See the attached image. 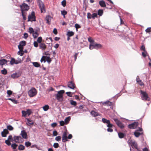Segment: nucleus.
<instances>
[{
	"label": "nucleus",
	"instance_id": "3",
	"mask_svg": "<svg viewBox=\"0 0 151 151\" xmlns=\"http://www.w3.org/2000/svg\"><path fill=\"white\" fill-rule=\"evenodd\" d=\"M37 92L34 88H32L28 91V93L30 97H33L35 96L37 94Z\"/></svg>",
	"mask_w": 151,
	"mask_h": 151
},
{
	"label": "nucleus",
	"instance_id": "26",
	"mask_svg": "<svg viewBox=\"0 0 151 151\" xmlns=\"http://www.w3.org/2000/svg\"><path fill=\"white\" fill-rule=\"evenodd\" d=\"M71 119V118L70 116H68L66 117L64 121L65 123V124H66L68 123L69 121Z\"/></svg>",
	"mask_w": 151,
	"mask_h": 151
},
{
	"label": "nucleus",
	"instance_id": "34",
	"mask_svg": "<svg viewBox=\"0 0 151 151\" xmlns=\"http://www.w3.org/2000/svg\"><path fill=\"white\" fill-rule=\"evenodd\" d=\"M67 12L65 9H63L61 11V14L64 17H65V15L67 14Z\"/></svg>",
	"mask_w": 151,
	"mask_h": 151
},
{
	"label": "nucleus",
	"instance_id": "51",
	"mask_svg": "<svg viewBox=\"0 0 151 151\" xmlns=\"http://www.w3.org/2000/svg\"><path fill=\"white\" fill-rule=\"evenodd\" d=\"M10 141H9L7 139L5 140V143L8 146H10L11 145Z\"/></svg>",
	"mask_w": 151,
	"mask_h": 151
},
{
	"label": "nucleus",
	"instance_id": "25",
	"mask_svg": "<svg viewBox=\"0 0 151 151\" xmlns=\"http://www.w3.org/2000/svg\"><path fill=\"white\" fill-rule=\"evenodd\" d=\"M89 49L91 50L93 49H95V43H93L90 44L89 46Z\"/></svg>",
	"mask_w": 151,
	"mask_h": 151
},
{
	"label": "nucleus",
	"instance_id": "7",
	"mask_svg": "<svg viewBox=\"0 0 151 151\" xmlns=\"http://www.w3.org/2000/svg\"><path fill=\"white\" fill-rule=\"evenodd\" d=\"M20 7L21 12H24L25 11H28L29 9V6L27 4L25 3H23L22 5H20Z\"/></svg>",
	"mask_w": 151,
	"mask_h": 151
},
{
	"label": "nucleus",
	"instance_id": "64",
	"mask_svg": "<svg viewBox=\"0 0 151 151\" xmlns=\"http://www.w3.org/2000/svg\"><path fill=\"white\" fill-rule=\"evenodd\" d=\"M87 15V17L88 19H90L91 18V15L90 13L89 12L88 13Z\"/></svg>",
	"mask_w": 151,
	"mask_h": 151
},
{
	"label": "nucleus",
	"instance_id": "54",
	"mask_svg": "<svg viewBox=\"0 0 151 151\" xmlns=\"http://www.w3.org/2000/svg\"><path fill=\"white\" fill-rule=\"evenodd\" d=\"M22 116L26 117L27 116V113L26 111H22Z\"/></svg>",
	"mask_w": 151,
	"mask_h": 151
},
{
	"label": "nucleus",
	"instance_id": "29",
	"mask_svg": "<svg viewBox=\"0 0 151 151\" xmlns=\"http://www.w3.org/2000/svg\"><path fill=\"white\" fill-rule=\"evenodd\" d=\"M119 137L120 138H122L125 136V134L122 132H118Z\"/></svg>",
	"mask_w": 151,
	"mask_h": 151
},
{
	"label": "nucleus",
	"instance_id": "22",
	"mask_svg": "<svg viewBox=\"0 0 151 151\" xmlns=\"http://www.w3.org/2000/svg\"><path fill=\"white\" fill-rule=\"evenodd\" d=\"M51 17L49 15L45 17V20L46 21V22L48 24H50V22L51 20Z\"/></svg>",
	"mask_w": 151,
	"mask_h": 151
},
{
	"label": "nucleus",
	"instance_id": "17",
	"mask_svg": "<svg viewBox=\"0 0 151 151\" xmlns=\"http://www.w3.org/2000/svg\"><path fill=\"white\" fill-rule=\"evenodd\" d=\"M39 48L42 50H44L46 49V45L44 43H41L39 45Z\"/></svg>",
	"mask_w": 151,
	"mask_h": 151
},
{
	"label": "nucleus",
	"instance_id": "43",
	"mask_svg": "<svg viewBox=\"0 0 151 151\" xmlns=\"http://www.w3.org/2000/svg\"><path fill=\"white\" fill-rule=\"evenodd\" d=\"M103 104H107L108 106H111L112 105V103L111 102H110L109 101H106V102H105L103 103Z\"/></svg>",
	"mask_w": 151,
	"mask_h": 151
},
{
	"label": "nucleus",
	"instance_id": "50",
	"mask_svg": "<svg viewBox=\"0 0 151 151\" xmlns=\"http://www.w3.org/2000/svg\"><path fill=\"white\" fill-rule=\"evenodd\" d=\"M88 41L90 42L91 44L93 43H94V40L92 39L91 37H89L88 38Z\"/></svg>",
	"mask_w": 151,
	"mask_h": 151
},
{
	"label": "nucleus",
	"instance_id": "30",
	"mask_svg": "<svg viewBox=\"0 0 151 151\" xmlns=\"http://www.w3.org/2000/svg\"><path fill=\"white\" fill-rule=\"evenodd\" d=\"M109 121H110L109 120H107L105 118H103L102 119V122L104 124H107Z\"/></svg>",
	"mask_w": 151,
	"mask_h": 151
},
{
	"label": "nucleus",
	"instance_id": "32",
	"mask_svg": "<svg viewBox=\"0 0 151 151\" xmlns=\"http://www.w3.org/2000/svg\"><path fill=\"white\" fill-rule=\"evenodd\" d=\"M8 99L11 100L13 103L15 104H17L18 103L17 101L15 99H12L11 98H9Z\"/></svg>",
	"mask_w": 151,
	"mask_h": 151
},
{
	"label": "nucleus",
	"instance_id": "42",
	"mask_svg": "<svg viewBox=\"0 0 151 151\" xmlns=\"http://www.w3.org/2000/svg\"><path fill=\"white\" fill-rule=\"evenodd\" d=\"M1 73L4 75H6L7 73V70L6 69L4 68L3 70H1Z\"/></svg>",
	"mask_w": 151,
	"mask_h": 151
},
{
	"label": "nucleus",
	"instance_id": "19",
	"mask_svg": "<svg viewBox=\"0 0 151 151\" xmlns=\"http://www.w3.org/2000/svg\"><path fill=\"white\" fill-rule=\"evenodd\" d=\"M91 114L93 117H96L99 115V114L93 110H92L90 112Z\"/></svg>",
	"mask_w": 151,
	"mask_h": 151
},
{
	"label": "nucleus",
	"instance_id": "57",
	"mask_svg": "<svg viewBox=\"0 0 151 151\" xmlns=\"http://www.w3.org/2000/svg\"><path fill=\"white\" fill-rule=\"evenodd\" d=\"M147 52L146 50H145V51H144V52H142V54L143 56L145 58L147 56Z\"/></svg>",
	"mask_w": 151,
	"mask_h": 151
},
{
	"label": "nucleus",
	"instance_id": "38",
	"mask_svg": "<svg viewBox=\"0 0 151 151\" xmlns=\"http://www.w3.org/2000/svg\"><path fill=\"white\" fill-rule=\"evenodd\" d=\"M17 146L18 145L16 144L15 143L12 144V145H11V147L13 149H15Z\"/></svg>",
	"mask_w": 151,
	"mask_h": 151
},
{
	"label": "nucleus",
	"instance_id": "59",
	"mask_svg": "<svg viewBox=\"0 0 151 151\" xmlns=\"http://www.w3.org/2000/svg\"><path fill=\"white\" fill-rule=\"evenodd\" d=\"M55 139L56 141H59L61 140V137L60 136H59L56 137L55 138Z\"/></svg>",
	"mask_w": 151,
	"mask_h": 151
},
{
	"label": "nucleus",
	"instance_id": "11",
	"mask_svg": "<svg viewBox=\"0 0 151 151\" xmlns=\"http://www.w3.org/2000/svg\"><path fill=\"white\" fill-rule=\"evenodd\" d=\"M68 86L70 89H74L75 87V85L73 81L71 80L68 82Z\"/></svg>",
	"mask_w": 151,
	"mask_h": 151
},
{
	"label": "nucleus",
	"instance_id": "20",
	"mask_svg": "<svg viewBox=\"0 0 151 151\" xmlns=\"http://www.w3.org/2000/svg\"><path fill=\"white\" fill-rule=\"evenodd\" d=\"M99 4L100 6L102 7H106V5L104 1L103 0H101L99 1Z\"/></svg>",
	"mask_w": 151,
	"mask_h": 151
},
{
	"label": "nucleus",
	"instance_id": "1",
	"mask_svg": "<svg viewBox=\"0 0 151 151\" xmlns=\"http://www.w3.org/2000/svg\"><path fill=\"white\" fill-rule=\"evenodd\" d=\"M64 92L63 90H61L58 92L55 95V97L58 101L61 102L63 101V94Z\"/></svg>",
	"mask_w": 151,
	"mask_h": 151
},
{
	"label": "nucleus",
	"instance_id": "49",
	"mask_svg": "<svg viewBox=\"0 0 151 151\" xmlns=\"http://www.w3.org/2000/svg\"><path fill=\"white\" fill-rule=\"evenodd\" d=\"M21 60L20 58H18V60H15V61L14 63L15 64H17L20 63H21Z\"/></svg>",
	"mask_w": 151,
	"mask_h": 151
},
{
	"label": "nucleus",
	"instance_id": "40",
	"mask_svg": "<svg viewBox=\"0 0 151 151\" xmlns=\"http://www.w3.org/2000/svg\"><path fill=\"white\" fill-rule=\"evenodd\" d=\"M70 104L76 106L77 104L76 102V101H74L73 100H70Z\"/></svg>",
	"mask_w": 151,
	"mask_h": 151
},
{
	"label": "nucleus",
	"instance_id": "55",
	"mask_svg": "<svg viewBox=\"0 0 151 151\" xmlns=\"http://www.w3.org/2000/svg\"><path fill=\"white\" fill-rule=\"evenodd\" d=\"M54 147L55 148H57L59 146V144L58 143H55L53 145Z\"/></svg>",
	"mask_w": 151,
	"mask_h": 151
},
{
	"label": "nucleus",
	"instance_id": "62",
	"mask_svg": "<svg viewBox=\"0 0 151 151\" xmlns=\"http://www.w3.org/2000/svg\"><path fill=\"white\" fill-rule=\"evenodd\" d=\"M66 94L68 96L72 97V95L71 92H67L66 93Z\"/></svg>",
	"mask_w": 151,
	"mask_h": 151
},
{
	"label": "nucleus",
	"instance_id": "58",
	"mask_svg": "<svg viewBox=\"0 0 151 151\" xmlns=\"http://www.w3.org/2000/svg\"><path fill=\"white\" fill-rule=\"evenodd\" d=\"M18 54L20 55L21 56H22L24 54V52H23V50L22 51H20L19 50V51L18 52Z\"/></svg>",
	"mask_w": 151,
	"mask_h": 151
},
{
	"label": "nucleus",
	"instance_id": "9",
	"mask_svg": "<svg viewBox=\"0 0 151 151\" xmlns=\"http://www.w3.org/2000/svg\"><path fill=\"white\" fill-rule=\"evenodd\" d=\"M39 2V6L41 10V12L42 13L44 12H45V10L44 5L43 3L40 0H38Z\"/></svg>",
	"mask_w": 151,
	"mask_h": 151
},
{
	"label": "nucleus",
	"instance_id": "41",
	"mask_svg": "<svg viewBox=\"0 0 151 151\" xmlns=\"http://www.w3.org/2000/svg\"><path fill=\"white\" fill-rule=\"evenodd\" d=\"M42 37H38V38L37 39V42L38 43L40 44V43H42L41 42L42 41Z\"/></svg>",
	"mask_w": 151,
	"mask_h": 151
},
{
	"label": "nucleus",
	"instance_id": "2",
	"mask_svg": "<svg viewBox=\"0 0 151 151\" xmlns=\"http://www.w3.org/2000/svg\"><path fill=\"white\" fill-rule=\"evenodd\" d=\"M131 146L132 149L130 148V151H142L141 149L138 147L137 144L135 142H132L131 144Z\"/></svg>",
	"mask_w": 151,
	"mask_h": 151
},
{
	"label": "nucleus",
	"instance_id": "46",
	"mask_svg": "<svg viewBox=\"0 0 151 151\" xmlns=\"http://www.w3.org/2000/svg\"><path fill=\"white\" fill-rule=\"evenodd\" d=\"M15 60L14 58H12L11 60L10 61V63L11 65H13L14 64Z\"/></svg>",
	"mask_w": 151,
	"mask_h": 151
},
{
	"label": "nucleus",
	"instance_id": "16",
	"mask_svg": "<svg viewBox=\"0 0 151 151\" xmlns=\"http://www.w3.org/2000/svg\"><path fill=\"white\" fill-rule=\"evenodd\" d=\"M9 61V60H7L4 59L0 60V65H2L5 64H7V63Z\"/></svg>",
	"mask_w": 151,
	"mask_h": 151
},
{
	"label": "nucleus",
	"instance_id": "63",
	"mask_svg": "<svg viewBox=\"0 0 151 151\" xmlns=\"http://www.w3.org/2000/svg\"><path fill=\"white\" fill-rule=\"evenodd\" d=\"M75 27L76 30L77 29L80 28L81 27V26L77 24H75Z\"/></svg>",
	"mask_w": 151,
	"mask_h": 151
},
{
	"label": "nucleus",
	"instance_id": "6",
	"mask_svg": "<svg viewBox=\"0 0 151 151\" xmlns=\"http://www.w3.org/2000/svg\"><path fill=\"white\" fill-rule=\"evenodd\" d=\"M114 121L116 123L117 125L119 127L120 129H123L124 128V125L120 120H119L118 119H114Z\"/></svg>",
	"mask_w": 151,
	"mask_h": 151
},
{
	"label": "nucleus",
	"instance_id": "14",
	"mask_svg": "<svg viewBox=\"0 0 151 151\" xmlns=\"http://www.w3.org/2000/svg\"><path fill=\"white\" fill-rule=\"evenodd\" d=\"M22 139V137L19 136H14L13 137L14 141L17 143H19L20 140Z\"/></svg>",
	"mask_w": 151,
	"mask_h": 151
},
{
	"label": "nucleus",
	"instance_id": "56",
	"mask_svg": "<svg viewBox=\"0 0 151 151\" xmlns=\"http://www.w3.org/2000/svg\"><path fill=\"white\" fill-rule=\"evenodd\" d=\"M7 94L8 95L7 96L8 97H9L10 96L12 95V92L11 90H8L7 92Z\"/></svg>",
	"mask_w": 151,
	"mask_h": 151
},
{
	"label": "nucleus",
	"instance_id": "27",
	"mask_svg": "<svg viewBox=\"0 0 151 151\" xmlns=\"http://www.w3.org/2000/svg\"><path fill=\"white\" fill-rule=\"evenodd\" d=\"M32 63L33 66L35 67L38 68L40 66L39 63L37 62H32Z\"/></svg>",
	"mask_w": 151,
	"mask_h": 151
},
{
	"label": "nucleus",
	"instance_id": "8",
	"mask_svg": "<svg viewBox=\"0 0 151 151\" xmlns=\"http://www.w3.org/2000/svg\"><path fill=\"white\" fill-rule=\"evenodd\" d=\"M138 122H134L132 124H129L128 125V127L130 129H135L138 126Z\"/></svg>",
	"mask_w": 151,
	"mask_h": 151
},
{
	"label": "nucleus",
	"instance_id": "52",
	"mask_svg": "<svg viewBox=\"0 0 151 151\" xmlns=\"http://www.w3.org/2000/svg\"><path fill=\"white\" fill-rule=\"evenodd\" d=\"M113 126V124L110 123V121L108 122L107 125V126L108 128H112Z\"/></svg>",
	"mask_w": 151,
	"mask_h": 151
},
{
	"label": "nucleus",
	"instance_id": "35",
	"mask_svg": "<svg viewBox=\"0 0 151 151\" xmlns=\"http://www.w3.org/2000/svg\"><path fill=\"white\" fill-rule=\"evenodd\" d=\"M7 130L10 131L14 129L13 127L11 125H7Z\"/></svg>",
	"mask_w": 151,
	"mask_h": 151
},
{
	"label": "nucleus",
	"instance_id": "39",
	"mask_svg": "<svg viewBox=\"0 0 151 151\" xmlns=\"http://www.w3.org/2000/svg\"><path fill=\"white\" fill-rule=\"evenodd\" d=\"M5 129H4L3 131L1 132V136L4 137H6V134L5 132Z\"/></svg>",
	"mask_w": 151,
	"mask_h": 151
},
{
	"label": "nucleus",
	"instance_id": "61",
	"mask_svg": "<svg viewBox=\"0 0 151 151\" xmlns=\"http://www.w3.org/2000/svg\"><path fill=\"white\" fill-rule=\"evenodd\" d=\"M140 50L143 51H145V50H146L145 47L144 45H142L140 47Z\"/></svg>",
	"mask_w": 151,
	"mask_h": 151
},
{
	"label": "nucleus",
	"instance_id": "18",
	"mask_svg": "<svg viewBox=\"0 0 151 151\" xmlns=\"http://www.w3.org/2000/svg\"><path fill=\"white\" fill-rule=\"evenodd\" d=\"M136 81L137 83H138L141 86H142L144 85L143 83L140 80V78L138 76H137L136 78Z\"/></svg>",
	"mask_w": 151,
	"mask_h": 151
},
{
	"label": "nucleus",
	"instance_id": "24",
	"mask_svg": "<svg viewBox=\"0 0 151 151\" xmlns=\"http://www.w3.org/2000/svg\"><path fill=\"white\" fill-rule=\"evenodd\" d=\"M74 35V33L72 31H68L67 32L66 34L67 35L68 37H71L73 36Z\"/></svg>",
	"mask_w": 151,
	"mask_h": 151
},
{
	"label": "nucleus",
	"instance_id": "28",
	"mask_svg": "<svg viewBox=\"0 0 151 151\" xmlns=\"http://www.w3.org/2000/svg\"><path fill=\"white\" fill-rule=\"evenodd\" d=\"M95 49H97L101 48L102 47V45L101 44L96 43L95 44Z\"/></svg>",
	"mask_w": 151,
	"mask_h": 151
},
{
	"label": "nucleus",
	"instance_id": "53",
	"mask_svg": "<svg viewBox=\"0 0 151 151\" xmlns=\"http://www.w3.org/2000/svg\"><path fill=\"white\" fill-rule=\"evenodd\" d=\"M62 5L65 7L66 5V1L65 0H63L61 2Z\"/></svg>",
	"mask_w": 151,
	"mask_h": 151
},
{
	"label": "nucleus",
	"instance_id": "33",
	"mask_svg": "<svg viewBox=\"0 0 151 151\" xmlns=\"http://www.w3.org/2000/svg\"><path fill=\"white\" fill-rule=\"evenodd\" d=\"M103 13V10L102 9H99L97 15L99 16H101Z\"/></svg>",
	"mask_w": 151,
	"mask_h": 151
},
{
	"label": "nucleus",
	"instance_id": "44",
	"mask_svg": "<svg viewBox=\"0 0 151 151\" xmlns=\"http://www.w3.org/2000/svg\"><path fill=\"white\" fill-rule=\"evenodd\" d=\"M26 113L27 114H28V116H29L31 114V113H32V111L30 109H27L26 111Z\"/></svg>",
	"mask_w": 151,
	"mask_h": 151
},
{
	"label": "nucleus",
	"instance_id": "47",
	"mask_svg": "<svg viewBox=\"0 0 151 151\" xmlns=\"http://www.w3.org/2000/svg\"><path fill=\"white\" fill-rule=\"evenodd\" d=\"M25 145L27 147H29L31 145V143L29 141H27L25 142Z\"/></svg>",
	"mask_w": 151,
	"mask_h": 151
},
{
	"label": "nucleus",
	"instance_id": "31",
	"mask_svg": "<svg viewBox=\"0 0 151 151\" xmlns=\"http://www.w3.org/2000/svg\"><path fill=\"white\" fill-rule=\"evenodd\" d=\"M25 149L24 146L22 145H20L18 147V149L20 150H22Z\"/></svg>",
	"mask_w": 151,
	"mask_h": 151
},
{
	"label": "nucleus",
	"instance_id": "37",
	"mask_svg": "<svg viewBox=\"0 0 151 151\" xmlns=\"http://www.w3.org/2000/svg\"><path fill=\"white\" fill-rule=\"evenodd\" d=\"M46 61L49 64H50L52 60L50 57L48 56L46 57Z\"/></svg>",
	"mask_w": 151,
	"mask_h": 151
},
{
	"label": "nucleus",
	"instance_id": "4",
	"mask_svg": "<svg viewBox=\"0 0 151 151\" xmlns=\"http://www.w3.org/2000/svg\"><path fill=\"white\" fill-rule=\"evenodd\" d=\"M141 97L142 99L145 101H149L150 98L148 96V95L146 92L141 90Z\"/></svg>",
	"mask_w": 151,
	"mask_h": 151
},
{
	"label": "nucleus",
	"instance_id": "36",
	"mask_svg": "<svg viewBox=\"0 0 151 151\" xmlns=\"http://www.w3.org/2000/svg\"><path fill=\"white\" fill-rule=\"evenodd\" d=\"M43 108L44 111H46L48 109L49 106L47 105H45L43 107Z\"/></svg>",
	"mask_w": 151,
	"mask_h": 151
},
{
	"label": "nucleus",
	"instance_id": "10",
	"mask_svg": "<svg viewBox=\"0 0 151 151\" xmlns=\"http://www.w3.org/2000/svg\"><path fill=\"white\" fill-rule=\"evenodd\" d=\"M26 45V42L25 41H22L20 42L18 46V48L20 51L23 50V47Z\"/></svg>",
	"mask_w": 151,
	"mask_h": 151
},
{
	"label": "nucleus",
	"instance_id": "12",
	"mask_svg": "<svg viewBox=\"0 0 151 151\" xmlns=\"http://www.w3.org/2000/svg\"><path fill=\"white\" fill-rule=\"evenodd\" d=\"M62 141L63 142H65L66 141H68L66 132H64L63 133Z\"/></svg>",
	"mask_w": 151,
	"mask_h": 151
},
{
	"label": "nucleus",
	"instance_id": "45",
	"mask_svg": "<svg viewBox=\"0 0 151 151\" xmlns=\"http://www.w3.org/2000/svg\"><path fill=\"white\" fill-rule=\"evenodd\" d=\"M28 32L30 34H33L34 32V31L33 28L31 27H30L29 28Z\"/></svg>",
	"mask_w": 151,
	"mask_h": 151
},
{
	"label": "nucleus",
	"instance_id": "5",
	"mask_svg": "<svg viewBox=\"0 0 151 151\" xmlns=\"http://www.w3.org/2000/svg\"><path fill=\"white\" fill-rule=\"evenodd\" d=\"M35 21L36 17L35 15V12L34 11H32L31 14L29 15L27 21L28 22H32Z\"/></svg>",
	"mask_w": 151,
	"mask_h": 151
},
{
	"label": "nucleus",
	"instance_id": "23",
	"mask_svg": "<svg viewBox=\"0 0 151 151\" xmlns=\"http://www.w3.org/2000/svg\"><path fill=\"white\" fill-rule=\"evenodd\" d=\"M143 134L142 132L140 133L139 132H138V130L134 132V134L135 136L136 137H138L140 135L142 134Z\"/></svg>",
	"mask_w": 151,
	"mask_h": 151
},
{
	"label": "nucleus",
	"instance_id": "13",
	"mask_svg": "<svg viewBox=\"0 0 151 151\" xmlns=\"http://www.w3.org/2000/svg\"><path fill=\"white\" fill-rule=\"evenodd\" d=\"M20 135H21L22 137L24 139H26L27 137V133L24 130L21 131Z\"/></svg>",
	"mask_w": 151,
	"mask_h": 151
},
{
	"label": "nucleus",
	"instance_id": "21",
	"mask_svg": "<svg viewBox=\"0 0 151 151\" xmlns=\"http://www.w3.org/2000/svg\"><path fill=\"white\" fill-rule=\"evenodd\" d=\"M20 75L17 73H14L11 75V76L13 78H17L19 77Z\"/></svg>",
	"mask_w": 151,
	"mask_h": 151
},
{
	"label": "nucleus",
	"instance_id": "60",
	"mask_svg": "<svg viewBox=\"0 0 151 151\" xmlns=\"http://www.w3.org/2000/svg\"><path fill=\"white\" fill-rule=\"evenodd\" d=\"M22 14V15L23 17V19L24 20H25L26 19V16L24 14V12H21Z\"/></svg>",
	"mask_w": 151,
	"mask_h": 151
},
{
	"label": "nucleus",
	"instance_id": "48",
	"mask_svg": "<svg viewBox=\"0 0 151 151\" xmlns=\"http://www.w3.org/2000/svg\"><path fill=\"white\" fill-rule=\"evenodd\" d=\"M97 14L96 13H94L91 15V18L94 19L95 17H97Z\"/></svg>",
	"mask_w": 151,
	"mask_h": 151
},
{
	"label": "nucleus",
	"instance_id": "15",
	"mask_svg": "<svg viewBox=\"0 0 151 151\" xmlns=\"http://www.w3.org/2000/svg\"><path fill=\"white\" fill-rule=\"evenodd\" d=\"M25 119L27 120L26 124L27 125L30 126L31 125L34 124V122L32 120H30L28 118H26Z\"/></svg>",
	"mask_w": 151,
	"mask_h": 151
}]
</instances>
